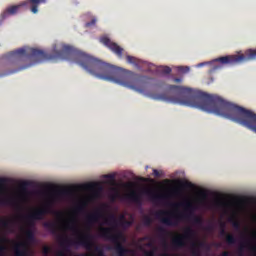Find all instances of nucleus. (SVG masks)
Returning <instances> with one entry per match:
<instances>
[{"label":"nucleus","instance_id":"f257e3e1","mask_svg":"<svg viewBox=\"0 0 256 256\" xmlns=\"http://www.w3.org/2000/svg\"><path fill=\"white\" fill-rule=\"evenodd\" d=\"M60 60L71 61L100 80L119 84L140 94L146 93L148 88L147 77L125 71L60 42L53 44L50 53L23 47L3 55L0 58V78L26 70L34 64Z\"/></svg>","mask_w":256,"mask_h":256},{"label":"nucleus","instance_id":"f03ea898","mask_svg":"<svg viewBox=\"0 0 256 256\" xmlns=\"http://www.w3.org/2000/svg\"><path fill=\"white\" fill-rule=\"evenodd\" d=\"M171 206L175 208L184 207L185 212L175 214L173 212L169 211H158L157 212V218L160 219V222L162 224L168 226V227H176L178 224V221L180 220H189L194 223V225L201 226L203 225V219L200 216H194L193 212L196 210V206H194L193 203L190 201H185L183 203H173Z\"/></svg>","mask_w":256,"mask_h":256},{"label":"nucleus","instance_id":"7ed1b4c3","mask_svg":"<svg viewBox=\"0 0 256 256\" xmlns=\"http://www.w3.org/2000/svg\"><path fill=\"white\" fill-rule=\"evenodd\" d=\"M60 246L64 249L57 252V256H67L70 252L69 247L71 246H81L84 247L87 251H93L96 253V256H105L103 248L94 244L93 235L89 232L80 233V236L76 240H70L68 238H60Z\"/></svg>","mask_w":256,"mask_h":256},{"label":"nucleus","instance_id":"20e7f679","mask_svg":"<svg viewBox=\"0 0 256 256\" xmlns=\"http://www.w3.org/2000/svg\"><path fill=\"white\" fill-rule=\"evenodd\" d=\"M188 242H191V249H201L205 247V242L198 239L196 231L191 227L185 228L183 234L176 235V237L171 240V245L174 249H181L186 247Z\"/></svg>","mask_w":256,"mask_h":256},{"label":"nucleus","instance_id":"39448f33","mask_svg":"<svg viewBox=\"0 0 256 256\" xmlns=\"http://www.w3.org/2000/svg\"><path fill=\"white\" fill-rule=\"evenodd\" d=\"M255 60H256V49H248L241 54L219 57L216 59V62H219L222 65L234 66V65H239L245 62H250Z\"/></svg>","mask_w":256,"mask_h":256},{"label":"nucleus","instance_id":"423d86ee","mask_svg":"<svg viewBox=\"0 0 256 256\" xmlns=\"http://www.w3.org/2000/svg\"><path fill=\"white\" fill-rule=\"evenodd\" d=\"M45 3H46V0H26V2H23L19 5L8 6L5 9V11L1 12L0 25L3 22V20L9 18L10 16L16 15L19 9H21L23 6H29L30 11L34 14H37L39 12L38 10L39 6Z\"/></svg>","mask_w":256,"mask_h":256},{"label":"nucleus","instance_id":"0eeeda50","mask_svg":"<svg viewBox=\"0 0 256 256\" xmlns=\"http://www.w3.org/2000/svg\"><path fill=\"white\" fill-rule=\"evenodd\" d=\"M26 242L16 243L14 245V256H27L28 255V244L35 242L34 230H27L25 232ZM0 256H6L5 253H0Z\"/></svg>","mask_w":256,"mask_h":256},{"label":"nucleus","instance_id":"6e6552de","mask_svg":"<svg viewBox=\"0 0 256 256\" xmlns=\"http://www.w3.org/2000/svg\"><path fill=\"white\" fill-rule=\"evenodd\" d=\"M50 211V204H46L44 207L35 209L34 212H32V214L26 215V223L28 224V228H30L27 229L26 231L32 230V228L35 227V221L43 220L44 216L50 214Z\"/></svg>","mask_w":256,"mask_h":256},{"label":"nucleus","instance_id":"1a4fd4ad","mask_svg":"<svg viewBox=\"0 0 256 256\" xmlns=\"http://www.w3.org/2000/svg\"><path fill=\"white\" fill-rule=\"evenodd\" d=\"M105 209H107V204H103V206L96 209V211L92 212V214H89L87 217H85V224L87 229H91L93 224L98 223V221L103 218V212Z\"/></svg>","mask_w":256,"mask_h":256},{"label":"nucleus","instance_id":"9d476101","mask_svg":"<svg viewBox=\"0 0 256 256\" xmlns=\"http://www.w3.org/2000/svg\"><path fill=\"white\" fill-rule=\"evenodd\" d=\"M255 243H256V231H252L250 234V238L242 242L241 246H239V249H237V255L244 256V248L248 247L250 248L251 252L255 253V256H256V246L254 245Z\"/></svg>","mask_w":256,"mask_h":256},{"label":"nucleus","instance_id":"9b49d317","mask_svg":"<svg viewBox=\"0 0 256 256\" xmlns=\"http://www.w3.org/2000/svg\"><path fill=\"white\" fill-rule=\"evenodd\" d=\"M100 43L107 47L112 53L116 54L117 58L121 59L123 57V48L119 47L117 43L112 42L109 37H101Z\"/></svg>","mask_w":256,"mask_h":256},{"label":"nucleus","instance_id":"f8f14e48","mask_svg":"<svg viewBox=\"0 0 256 256\" xmlns=\"http://www.w3.org/2000/svg\"><path fill=\"white\" fill-rule=\"evenodd\" d=\"M219 227L221 228V230L219 231V236L225 238V242L226 244H228V246H233L235 243H237V238H235V235L227 233V231L225 230V222H221V224H219Z\"/></svg>","mask_w":256,"mask_h":256},{"label":"nucleus","instance_id":"ddd939ff","mask_svg":"<svg viewBox=\"0 0 256 256\" xmlns=\"http://www.w3.org/2000/svg\"><path fill=\"white\" fill-rule=\"evenodd\" d=\"M146 195L150 197L151 202L159 203L167 199V196L164 194H157L151 192V190L146 191Z\"/></svg>","mask_w":256,"mask_h":256},{"label":"nucleus","instance_id":"4468645a","mask_svg":"<svg viewBox=\"0 0 256 256\" xmlns=\"http://www.w3.org/2000/svg\"><path fill=\"white\" fill-rule=\"evenodd\" d=\"M125 198L126 200L134 202L137 205H141L142 203L141 194L135 191L126 194Z\"/></svg>","mask_w":256,"mask_h":256},{"label":"nucleus","instance_id":"2eb2a0df","mask_svg":"<svg viewBox=\"0 0 256 256\" xmlns=\"http://www.w3.org/2000/svg\"><path fill=\"white\" fill-rule=\"evenodd\" d=\"M42 227L48 230L51 235H57L59 233V228L55 222H44L42 223Z\"/></svg>","mask_w":256,"mask_h":256},{"label":"nucleus","instance_id":"dca6fc26","mask_svg":"<svg viewBox=\"0 0 256 256\" xmlns=\"http://www.w3.org/2000/svg\"><path fill=\"white\" fill-rule=\"evenodd\" d=\"M13 223V220L10 218L0 219V229L10 230V225Z\"/></svg>","mask_w":256,"mask_h":256},{"label":"nucleus","instance_id":"f3484780","mask_svg":"<svg viewBox=\"0 0 256 256\" xmlns=\"http://www.w3.org/2000/svg\"><path fill=\"white\" fill-rule=\"evenodd\" d=\"M132 224H133L132 221H128L125 219V215L119 216V225L123 227V229H128L132 227Z\"/></svg>","mask_w":256,"mask_h":256},{"label":"nucleus","instance_id":"a211bd4d","mask_svg":"<svg viewBox=\"0 0 256 256\" xmlns=\"http://www.w3.org/2000/svg\"><path fill=\"white\" fill-rule=\"evenodd\" d=\"M85 207H87V203L85 201L80 202L78 205L75 207V213L76 214H81L84 213Z\"/></svg>","mask_w":256,"mask_h":256},{"label":"nucleus","instance_id":"6ab92c4d","mask_svg":"<svg viewBox=\"0 0 256 256\" xmlns=\"http://www.w3.org/2000/svg\"><path fill=\"white\" fill-rule=\"evenodd\" d=\"M0 243H1V245H0V253H7L8 248H7V245H5V244L9 243V239L1 238L0 239Z\"/></svg>","mask_w":256,"mask_h":256},{"label":"nucleus","instance_id":"aec40b11","mask_svg":"<svg viewBox=\"0 0 256 256\" xmlns=\"http://www.w3.org/2000/svg\"><path fill=\"white\" fill-rule=\"evenodd\" d=\"M139 250L142 251V255H144V256H155V248L154 247L151 250H145L143 248V246L140 245Z\"/></svg>","mask_w":256,"mask_h":256},{"label":"nucleus","instance_id":"412c9836","mask_svg":"<svg viewBox=\"0 0 256 256\" xmlns=\"http://www.w3.org/2000/svg\"><path fill=\"white\" fill-rule=\"evenodd\" d=\"M151 223H152V220L149 215L142 217V224L144 225V227H150Z\"/></svg>","mask_w":256,"mask_h":256},{"label":"nucleus","instance_id":"4be33fe9","mask_svg":"<svg viewBox=\"0 0 256 256\" xmlns=\"http://www.w3.org/2000/svg\"><path fill=\"white\" fill-rule=\"evenodd\" d=\"M176 70L178 71V73L187 74L189 73L190 68L187 66H178L176 67Z\"/></svg>","mask_w":256,"mask_h":256},{"label":"nucleus","instance_id":"5701e85b","mask_svg":"<svg viewBox=\"0 0 256 256\" xmlns=\"http://www.w3.org/2000/svg\"><path fill=\"white\" fill-rule=\"evenodd\" d=\"M126 62L128 64H132V65H137L138 64V60L134 56H126Z\"/></svg>","mask_w":256,"mask_h":256},{"label":"nucleus","instance_id":"b1692460","mask_svg":"<svg viewBox=\"0 0 256 256\" xmlns=\"http://www.w3.org/2000/svg\"><path fill=\"white\" fill-rule=\"evenodd\" d=\"M66 229L71 230L73 232H78L77 226L75 225V221H72L71 224H67Z\"/></svg>","mask_w":256,"mask_h":256},{"label":"nucleus","instance_id":"393cba45","mask_svg":"<svg viewBox=\"0 0 256 256\" xmlns=\"http://www.w3.org/2000/svg\"><path fill=\"white\" fill-rule=\"evenodd\" d=\"M50 252H51L50 246H43L42 247V255L48 256V255H50Z\"/></svg>","mask_w":256,"mask_h":256},{"label":"nucleus","instance_id":"a878e982","mask_svg":"<svg viewBox=\"0 0 256 256\" xmlns=\"http://www.w3.org/2000/svg\"><path fill=\"white\" fill-rule=\"evenodd\" d=\"M160 72L164 75H169L171 74V68L170 67H167V66H164L160 69Z\"/></svg>","mask_w":256,"mask_h":256},{"label":"nucleus","instance_id":"bb28decb","mask_svg":"<svg viewBox=\"0 0 256 256\" xmlns=\"http://www.w3.org/2000/svg\"><path fill=\"white\" fill-rule=\"evenodd\" d=\"M0 205H12V199L11 198H4L0 200Z\"/></svg>","mask_w":256,"mask_h":256},{"label":"nucleus","instance_id":"cd10ccee","mask_svg":"<svg viewBox=\"0 0 256 256\" xmlns=\"http://www.w3.org/2000/svg\"><path fill=\"white\" fill-rule=\"evenodd\" d=\"M192 256H201L200 248H191Z\"/></svg>","mask_w":256,"mask_h":256},{"label":"nucleus","instance_id":"c85d7f7f","mask_svg":"<svg viewBox=\"0 0 256 256\" xmlns=\"http://www.w3.org/2000/svg\"><path fill=\"white\" fill-rule=\"evenodd\" d=\"M7 183V180L1 178L0 179V191L5 192V184Z\"/></svg>","mask_w":256,"mask_h":256},{"label":"nucleus","instance_id":"c756f323","mask_svg":"<svg viewBox=\"0 0 256 256\" xmlns=\"http://www.w3.org/2000/svg\"><path fill=\"white\" fill-rule=\"evenodd\" d=\"M157 232H158V234H160V235H162V236L167 235L166 229H165V228H162V227H158V228H157Z\"/></svg>","mask_w":256,"mask_h":256},{"label":"nucleus","instance_id":"7c9ffc66","mask_svg":"<svg viewBox=\"0 0 256 256\" xmlns=\"http://www.w3.org/2000/svg\"><path fill=\"white\" fill-rule=\"evenodd\" d=\"M232 226L234 227L235 230L241 229V223H239V221L232 222Z\"/></svg>","mask_w":256,"mask_h":256},{"label":"nucleus","instance_id":"2f4dec72","mask_svg":"<svg viewBox=\"0 0 256 256\" xmlns=\"http://www.w3.org/2000/svg\"><path fill=\"white\" fill-rule=\"evenodd\" d=\"M96 24V19H92L90 22L85 23V27H92Z\"/></svg>","mask_w":256,"mask_h":256},{"label":"nucleus","instance_id":"473e14b6","mask_svg":"<svg viewBox=\"0 0 256 256\" xmlns=\"http://www.w3.org/2000/svg\"><path fill=\"white\" fill-rule=\"evenodd\" d=\"M184 187L187 188V189H191V188H193V183H191V182H185V183H184Z\"/></svg>","mask_w":256,"mask_h":256},{"label":"nucleus","instance_id":"72a5a7b5","mask_svg":"<svg viewBox=\"0 0 256 256\" xmlns=\"http://www.w3.org/2000/svg\"><path fill=\"white\" fill-rule=\"evenodd\" d=\"M205 230H207V232H213L214 231V225L210 224L207 226V228H205Z\"/></svg>","mask_w":256,"mask_h":256},{"label":"nucleus","instance_id":"f704fd0d","mask_svg":"<svg viewBox=\"0 0 256 256\" xmlns=\"http://www.w3.org/2000/svg\"><path fill=\"white\" fill-rule=\"evenodd\" d=\"M27 187H28V183H27V182H23V183L21 184V189H22L23 191H27Z\"/></svg>","mask_w":256,"mask_h":256},{"label":"nucleus","instance_id":"c9c22d12","mask_svg":"<svg viewBox=\"0 0 256 256\" xmlns=\"http://www.w3.org/2000/svg\"><path fill=\"white\" fill-rule=\"evenodd\" d=\"M153 176L159 178V177H160V172H159V170L153 169Z\"/></svg>","mask_w":256,"mask_h":256},{"label":"nucleus","instance_id":"e433bc0d","mask_svg":"<svg viewBox=\"0 0 256 256\" xmlns=\"http://www.w3.org/2000/svg\"><path fill=\"white\" fill-rule=\"evenodd\" d=\"M55 216H57L58 219L62 218V216H64V213L63 212H55Z\"/></svg>","mask_w":256,"mask_h":256},{"label":"nucleus","instance_id":"4c0bfd02","mask_svg":"<svg viewBox=\"0 0 256 256\" xmlns=\"http://www.w3.org/2000/svg\"><path fill=\"white\" fill-rule=\"evenodd\" d=\"M173 82L180 84L182 83V78H173Z\"/></svg>","mask_w":256,"mask_h":256},{"label":"nucleus","instance_id":"58836bf2","mask_svg":"<svg viewBox=\"0 0 256 256\" xmlns=\"http://www.w3.org/2000/svg\"><path fill=\"white\" fill-rule=\"evenodd\" d=\"M146 247L152 248L153 247V243H146Z\"/></svg>","mask_w":256,"mask_h":256},{"label":"nucleus","instance_id":"ea45409f","mask_svg":"<svg viewBox=\"0 0 256 256\" xmlns=\"http://www.w3.org/2000/svg\"><path fill=\"white\" fill-rule=\"evenodd\" d=\"M220 256H229V253L228 252H223V253H221Z\"/></svg>","mask_w":256,"mask_h":256},{"label":"nucleus","instance_id":"a19ab883","mask_svg":"<svg viewBox=\"0 0 256 256\" xmlns=\"http://www.w3.org/2000/svg\"><path fill=\"white\" fill-rule=\"evenodd\" d=\"M148 240V237H142L141 242Z\"/></svg>","mask_w":256,"mask_h":256},{"label":"nucleus","instance_id":"79ce46f5","mask_svg":"<svg viewBox=\"0 0 256 256\" xmlns=\"http://www.w3.org/2000/svg\"><path fill=\"white\" fill-rule=\"evenodd\" d=\"M107 178L113 179L114 176H112V175H107Z\"/></svg>","mask_w":256,"mask_h":256},{"label":"nucleus","instance_id":"37998d69","mask_svg":"<svg viewBox=\"0 0 256 256\" xmlns=\"http://www.w3.org/2000/svg\"><path fill=\"white\" fill-rule=\"evenodd\" d=\"M162 256H169V254H167V253H164V254H162Z\"/></svg>","mask_w":256,"mask_h":256},{"label":"nucleus","instance_id":"c03bdc74","mask_svg":"<svg viewBox=\"0 0 256 256\" xmlns=\"http://www.w3.org/2000/svg\"><path fill=\"white\" fill-rule=\"evenodd\" d=\"M76 256H85L84 254H78V255H76Z\"/></svg>","mask_w":256,"mask_h":256},{"label":"nucleus","instance_id":"a18cd8bd","mask_svg":"<svg viewBox=\"0 0 256 256\" xmlns=\"http://www.w3.org/2000/svg\"><path fill=\"white\" fill-rule=\"evenodd\" d=\"M116 199V196H112V200Z\"/></svg>","mask_w":256,"mask_h":256},{"label":"nucleus","instance_id":"49530a36","mask_svg":"<svg viewBox=\"0 0 256 256\" xmlns=\"http://www.w3.org/2000/svg\"><path fill=\"white\" fill-rule=\"evenodd\" d=\"M200 66H203V63H201Z\"/></svg>","mask_w":256,"mask_h":256},{"label":"nucleus","instance_id":"de8ad7c7","mask_svg":"<svg viewBox=\"0 0 256 256\" xmlns=\"http://www.w3.org/2000/svg\"><path fill=\"white\" fill-rule=\"evenodd\" d=\"M167 245V243H164V246H166Z\"/></svg>","mask_w":256,"mask_h":256},{"label":"nucleus","instance_id":"09e8293b","mask_svg":"<svg viewBox=\"0 0 256 256\" xmlns=\"http://www.w3.org/2000/svg\"><path fill=\"white\" fill-rule=\"evenodd\" d=\"M173 256H178V255H173Z\"/></svg>","mask_w":256,"mask_h":256}]
</instances>
